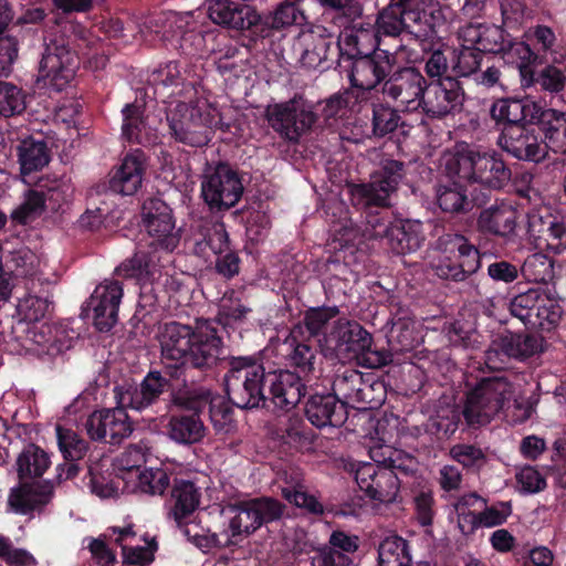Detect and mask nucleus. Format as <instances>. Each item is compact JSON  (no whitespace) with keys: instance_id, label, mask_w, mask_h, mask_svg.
I'll return each mask as SVG.
<instances>
[{"instance_id":"obj_30","label":"nucleus","mask_w":566,"mask_h":566,"mask_svg":"<svg viewBox=\"0 0 566 566\" xmlns=\"http://www.w3.org/2000/svg\"><path fill=\"white\" fill-rule=\"evenodd\" d=\"M305 413L312 424L323 428L338 427L346 420V407L335 396L315 395L306 403Z\"/></svg>"},{"instance_id":"obj_48","label":"nucleus","mask_w":566,"mask_h":566,"mask_svg":"<svg viewBox=\"0 0 566 566\" xmlns=\"http://www.w3.org/2000/svg\"><path fill=\"white\" fill-rule=\"evenodd\" d=\"M371 460L384 467L400 472L402 474H411L417 469V462L413 457L405 454L402 451L392 447L371 449Z\"/></svg>"},{"instance_id":"obj_20","label":"nucleus","mask_w":566,"mask_h":566,"mask_svg":"<svg viewBox=\"0 0 566 566\" xmlns=\"http://www.w3.org/2000/svg\"><path fill=\"white\" fill-rule=\"evenodd\" d=\"M123 294V286L117 281L105 280L95 287L88 306L93 312V323L99 332H108L117 323Z\"/></svg>"},{"instance_id":"obj_46","label":"nucleus","mask_w":566,"mask_h":566,"mask_svg":"<svg viewBox=\"0 0 566 566\" xmlns=\"http://www.w3.org/2000/svg\"><path fill=\"white\" fill-rule=\"evenodd\" d=\"M49 455L39 447L29 444L17 459L21 480L41 476L49 468Z\"/></svg>"},{"instance_id":"obj_9","label":"nucleus","mask_w":566,"mask_h":566,"mask_svg":"<svg viewBox=\"0 0 566 566\" xmlns=\"http://www.w3.org/2000/svg\"><path fill=\"white\" fill-rule=\"evenodd\" d=\"M427 81L415 67L396 71L384 84V96L400 112H415L421 107Z\"/></svg>"},{"instance_id":"obj_47","label":"nucleus","mask_w":566,"mask_h":566,"mask_svg":"<svg viewBox=\"0 0 566 566\" xmlns=\"http://www.w3.org/2000/svg\"><path fill=\"white\" fill-rule=\"evenodd\" d=\"M379 566H410L411 556L407 542L398 536H389L379 545Z\"/></svg>"},{"instance_id":"obj_57","label":"nucleus","mask_w":566,"mask_h":566,"mask_svg":"<svg viewBox=\"0 0 566 566\" xmlns=\"http://www.w3.org/2000/svg\"><path fill=\"white\" fill-rule=\"evenodd\" d=\"M117 271L126 277L139 280L154 279L159 272L153 259L144 252L136 253L132 259L122 263Z\"/></svg>"},{"instance_id":"obj_29","label":"nucleus","mask_w":566,"mask_h":566,"mask_svg":"<svg viewBox=\"0 0 566 566\" xmlns=\"http://www.w3.org/2000/svg\"><path fill=\"white\" fill-rule=\"evenodd\" d=\"M517 212L511 206H494L481 211L478 218L479 230L505 241L516 234Z\"/></svg>"},{"instance_id":"obj_34","label":"nucleus","mask_w":566,"mask_h":566,"mask_svg":"<svg viewBox=\"0 0 566 566\" xmlns=\"http://www.w3.org/2000/svg\"><path fill=\"white\" fill-rule=\"evenodd\" d=\"M198 412L172 415L168 422L169 438L182 444L200 441L205 437L206 429Z\"/></svg>"},{"instance_id":"obj_32","label":"nucleus","mask_w":566,"mask_h":566,"mask_svg":"<svg viewBox=\"0 0 566 566\" xmlns=\"http://www.w3.org/2000/svg\"><path fill=\"white\" fill-rule=\"evenodd\" d=\"M114 534L118 533L115 538L116 543L123 549L124 560L129 564H148L154 559V553L157 549V544L151 539L143 538L144 545H139L136 533L130 526L125 528H114Z\"/></svg>"},{"instance_id":"obj_42","label":"nucleus","mask_w":566,"mask_h":566,"mask_svg":"<svg viewBox=\"0 0 566 566\" xmlns=\"http://www.w3.org/2000/svg\"><path fill=\"white\" fill-rule=\"evenodd\" d=\"M51 191L44 192L41 186L25 191L22 202L11 213L12 219L24 224L41 216L45 210V202L52 197H49Z\"/></svg>"},{"instance_id":"obj_1","label":"nucleus","mask_w":566,"mask_h":566,"mask_svg":"<svg viewBox=\"0 0 566 566\" xmlns=\"http://www.w3.org/2000/svg\"><path fill=\"white\" fill-rule=\"evenodd\" d=\"M156 92L165 96V90L174 87L169 102L167 120L170 134L177 140L200 147L210 139L213 128L229 129L223 114L211 104L192 84H185L181 70L176 62H169L153 73Z\"/></svg>"},{"instance_id":"obj_51","label":"nucleus","mask_w":566,"mask_h":566,"mask_svg":"<svg viewBox=\"0 0 566 566\" xmlns=\"http://www.w3.org/2000/svg\"><path fill=\"white\" fill-rule=\"evenodd\" d=\"M501 346L509 357L527 358L541 350V339L526 334H503L501 335Z\"/></svg>"},{"instance_id":"obj_31","label":"nucleus","mask_w":566,"mask_h":566,"mask_svg":"<svg viewBox=\"0 0 566 566\" xmlns=\"http://www.w3.org/2000/svg\"><path fill=\"white\" fill-rule=\"evenodd\" d=\"M271 401L282 410L295 407L304 395V386L301 378L291 371L274 374L271 380Z\"/></svg>"},{"instance_id":"obj_59","label":"nucleus","mask_w":566,"mask_h":566,"mask_svg":"<svg viewBox=\"0 0 566 566\" xmlns=\"http://www.w3.org/2000/svg\"><path fill=\"white\" fill-rule=\"evenodd\" d=\"M484 501L475 493L463 495L455 503V512L458 515V525L463 534L472 532L480 523V513L467 512V506H482Z\"/></svg>"},{"instance_id":"obj_13","label":"nucleus","mask_w":566,"mask_h":566,"mask_svg":"<svg viewBox=\"0 0 566 566\" xmlns=\"http://www.w3.org/2000/svg\"><path fill=\"white\" fill-rule=\"evenodd\" d=\"M293 51L303 65L316 67L338 52L337 36L323 25H314L298 33Z\"/></svg>"},{"instance_id":"obj_53","label":"nucleus","mask_w":566,"mask_h":566,"mask_svg":"<svg viewBox=\"0 0 566 566\" xmlns=\"http://www.w3.org/2000/svg\"><path fill=\"white\" fill-rule=\"evenodd\" d=\"M405 6L401 3H391L379 12L376 24L377 32L380 35L397 36L406 32Z\"/></svg>"},{"instance_id":"obj_39","label":"nucleus","mask_w":566,"mask_h":566,"mask_svg":"<svg viewBox=\"0 0 566 566\" xmlns=\"http://www.w3.org/2000/svg\"><path fill=\"white\" fill-rule=\"evenodd\" d=\"M283 497L297 507H303L311 513H322V504L307 493L303 480L298 473H284V485L281 486Z\"/></svg>"},{"instance_id":"obj_25","label":"nucleus","mask_w":566,"mask_h":566,"mask_svg":"<svg viewBox=\"0 0 566 566\" xmlns=\"http://www.w3.org/2000/svg\"><path fill=\"white\" fill-rule=\"evenodd\" d=\"M207 10L213 23L234 30L250 29L260 21V15L250 6L231 0H211Z\"/></svg>"},{"instance_id":"obj_63","label":"nucleus","mask_w":566,"mask_h":566,"mask_svg":"<svg viewBox=\"0 0 566 566\" xmlns=\"http://www.w3.org/2000/svg\"><path fill=\"white\" fill-rule=\"evenodd\" d=\"M49 301L46 298L27 294L21 297L17 304V314L21 321L36 323L45 316L49 311Z\"/></svg>"},{"instance_id":"obj_23","label":"nucleus","mask_w":566,"mask_h":566,"mask_svg":"<svg viewBox=\"0 0 566 566\" xmlns=\"http://www.w3.org/2000/svg\"><path fill=\"white\" fill-rule=\"evenodd\" d=\"M500 145L514 157L524 160L539 161L547 154L544 142L522 125H507L500 137Z\"/></svg>"},{"instance_id":"obj_2","label":"nucleus","mask_w":566,"mask_h":566,"mask_svg":"<svg viewBox=\"0 0 566 566\" xmlns=\"http://www.w3.org/2000/svg\"><path fill=\"white\" fill-rule=\"evenodd\" d=\"M159 342L165 359L197 368L213 365L221 350V339L212 323L207 321L197 322L195 328L177 322L167 323Z\"/></svg>"},{"instance_id":"obj_40","label":"nucleus","mask_w":566,"mask_h":566,"mask_svg":"<svg viewBox=\"0 0 566 566\" xmlns=\"http://www.w3.org/2000/svg\"><path fill=\"white\" fill-rule=\"evenodd\" d=\"M49 500V492H42L39 486L25 484L20 488L12 489L8 503L14 512L28 514L45 505Z\"/></svg>"},{"instance_id":"obj_27","label":"nucleus","mask_w":566,"mask_h":566,"mask_svg":"<svg viewBox=\"0 0 566 566\" xmlns=\"http://www.w3.org/2000/svg\"><path fill=\"white\" fill-rule=\"evenodd\" d=\"M358 549V537L340 531L332 533L328 545L317 549L312 557L313 566H350L352 555Z\"/></svg>"},{"instance_id":"obj_44","label":"nucleus","mask_w":566,"mask_h":566,"mask_svg":"<svg viewBox=\"0 0 566 566\" xmlns=\"http://www.w3.org/2000/svg\"><path fill=\"white\" fill-rule=\"evenodd\" d=\"M547 149L566 153V113L548 109L543 125Z\"/></svg>"},{"instance_id":"obj_10","label":"nucleus","mask_w":566,"mask_h":566,"mask_svg":"<svg viewBox=\"0 0 566 566\" xmlns=\"http://www.w3.org/2000/svg\"><path fill=\"white\" fill-rule=\"evenodd\" d=\"M402 164L386 160L381 170L371 177L367 185H355L350 189L352 199L361 207H386L390 195L397 189L402 177Z\"/></svg>"},{"instance_id":"obj_28","label":"nucleus","mask_w":566,"mask_h":566,"mask_svg":"<svg viewBox=\"0 0 566 566\" xmlns=\"http://www.w3.org/2000/svg\"><path fill=\"white\" fill-rule=\"evenodd\" d=\"M373 227L374 231L369 235L375 238L386 235L392 250L397 253H409L416 251L421 245L422 235L419 222L406 221L392 224L389 228L377 222Z\"/></svg>"},{"instance_id":"obj_58","label":"nucleus","mask_w":566,"mask_h":566,"mask_svg":"<svg viewBox=\"0 0 566 566\" xmlns=\"http://www.w3.org/2000/svg\"><path fill=\"white\" fill-rule=\"evenodd\" d=\"M56 437L65 459L76 461L85 455L87 443L74 430L56 426Z\"/></svg>"},{"instance_id":"obj_7","label":"nucleus","mask_w":566,"mask_h":566,"mask_svg":"<svg viewBox=\"0 0 566 566\" xmlns=\"http://www.w3.org/2000/svg\"><path fill=\"white\" fill-rule=\"evenodd\" d=\"M266 119L283 138L296 142L316 122L313 106L302 97H294L266 108Z\"/></svg>"},{"instance_id":"obj_18","label":"nucleus","mask_w":566,"mask_h":566,"mask_svg":"<svg viewBox=\"0 0 566 566\" xmlns=\"http://www.w3.org/2000/svg\"><path fill=\"white\" fill-rule=\"evenodd\" d=\"M143 216L145 228L153 239L151 245L166 251L174 250L179 242L170 208L160 199H149L144 203Z\"/></svg>"},{"instance_id":"obj_22","label":"nucleus","mask_w":566,"mask_h":566,"mask_svg":"<svg viewBox=\"0 0 566 566\" xmlns=\"http://www.w3.org/2000/svg\"><path fill=\"white\" fill-rule=\"evenodd\" d=\"M422 7H409L405 12L406 33L423 41L431 39L446 23V12L439 2L429 0Z\"/></svg>"},{"instance_id":"obj_62","label":"nucleus","mask_w":566,"mask_h":566,"mask_svg":"<svg viewBox=\"0 0 566 566\" xmlns=\"http://www.w3.org/2000/svg\"><path fill=\"white\" fill-rule=\"evenodd\" d=\"M195 528L196 526L186 525L182 532L196 546L203 551L234 545V539H231L226 530L217 534L209 531L199 533Z\"/></svg>"},{"instance_id":"obj_26","label":"nucleus","mask_w":566,"mask_h":566,"mask_svg":"<svg viewBox=\"0 0 566 566\" xmlns=\"http://www.w3.org/2000/svg\"><path fill=\"white\" fill-rule=\"evenodd\" d=\"M146 170L145 155L135 150L127 154L109 179V189L122 196H133L142 187Z\"/></svg>"},{"instance_id":"obj_49","label":"nucleus","mask_w":566,"mask_h":566,"mask_svg":"<svg viewBox=\"0 0 566 566\" xmlns=\"http://www.w3.org/2000/svg\"><path fill=\"white\" fill-rule=\"evenodd\" d=\"M142 113V108L135 104H128L123 108V136L138 144L151 143Z\"/></svg>"},{"instance_id":"obj_17","label":"nucleus","mask_w":566,"mask_h":566,"mask_svg":"<svg viewBox=\"0 0 566 566\" xmlns=\"http://www.w3.org/2000/svg\"><path fill=\"white\" fill-rule=\"evenodd\" d=\"M325 347L339 357H355L368 352L373 344L371 335L356 322L338 319L324 337Z\"/></svg>"},{"instance_id":"obj_6","label":"nucleus","mask_w":566,"mask_h":566,"mask_svg":"<svg viewBox=\"0 0 566 566\" xmlns=\"http://www.w3.org/2000/svg\"><path fill=\"white\" fill-rule=\"evenodd\" d=\"M439 247L444 253L432 265L439 277L462 281L479 269V252L464 237L446 234L439 239Z\"/></svg>"},{"instance_id":"obj_19","label":"nucleus","mask_w":566,"mask_h":566,"mask_svg":"<svg viewBox=\"0 0 566 566\" xmlns=\"http://www.w3.org/2000/svg\"><path fill=\"white\" fill-rule=\"evenodd\" d=\"M175 403L189 411H201L208 403L210 406V420L217 432L228 433L234 429L233 411L221 397H210L206 390H188L179 392Z\"/></svg>"},{"instance_id":"obj_45","label":"nucleus","mask_w":566,"mask_h":566,"mask_svg":"<svg viewBox=\"0 0 566 566\" xmlns=\"http://www.w3.org/2000/svg\"><path fill=\"white\" fill-rule=\"evenodd\" d=\"M535 315L531 319V327L552 331L560 322L563 308L559 302L548 293L541 291Z\"/></svg>"},{"instance_id":"obj_8","label":"nucleus","mask_w":566,"mask_h":566,"mask_svg":"<svg viewBox=\"0 0 566 566\" xmlns=\"http://www.w3.org/2000/svg\"><path fill=\"white\" fill-rule=\"evenodd\" d=\"M201 192L211 208L228 209L239 201L243 186L235 171L226 164H218L206 168Z\"/></svg>"},{"instance_id":"obj_38","label":"nucleus","mask_w":566,"mask_h":566,"mask_svg":"<svg viewBox=\"0 0 566 566\" xmlns=\"http://www.w3.org/2000/svg\"><path fill=\"white\" fill-rule=\"evenodd\" d=\"M174 502L171 515L180 524L199 505L200 493L195 484L187 480H176L171 491Z\"/></svg>"},{"instance_id":"obj_54","label":"nucleus","mask_w":566,"mask_h":566,"mask_svg":"<svg viewBox=\"0 0 566 566\" xmlns=\"http://www.w3.org/2000/svg\"><path fill=\"white\" fill-rule=\"evenodd\" d=\"M191 14L169 12L156 20L154 32L161 35L165 41H172L178 36L184 38L189 28Z\"/></svg>"},{"instance_id":"obj_11","label":"nucleus","mask_w":566,"mask_h":566,"mask_svg":"<svg viewBox=\"0 0 566 566\" xmlns=\"http://www.w3.org/2000/svg\"><path fill=\"white\" fill-rule=\"evenodd\" d=\"M336 10L334 20L338 22L339 27H344V32L337 36L338 51L349 57L376 52L379 34L375 24L370 20H361L363 14L358 18H350L340 9Z\"/></svg>"},{"instance_id":"obj_61","label":"nucleus","mask_w":566,"mask_h":566,"mask_svg":"<svg viewBox=\"0 0 566 566\" xmlns=\"http://www.w3.org/2000/svg\"><path fill=\"white\" fill-rule=\"evenodd\" d=\"M253 509L259 527L279 521L283 514L285 506L279 500L270 496H261L249 500Z\"/></svg>"},{"instance_id":"obj_4","label":"nucleus","mask_w":566,"mask_h":566,"mask_svg":"<svg viewBox=\"0 0 566 566\" xmlns=\"http://www.w3.org/2000/svg\"><path fill=\"white\" fill-rule=\"evenodd\" d=\"M514 385L504 376L482 378L465 394L462 416L469 427L480 428L499 419L514 397Z\"/></svg>"},{"instance_id":"obj_33","label":"nucleus","mask_w":566,"mask_h":566,"mask_svg":"<svg viewBox=\"0 0 566 566\" xmlns=\"http://www.w3.org/2000/svg\"><path fill=\"white\" fill-rule=\"evenodd\" d=\"M224 514L228 518L226 531L234 545L260 528L249 500L229 505Z\"/></svg>"},{"instance_id":"obj_43","label":"nucleus","mask_w":566,"mask_h":566,"mask_svg":"<svg viewBox=\"0 0 566 566\" xmlns=\"http://www.w3.org/2000/svg\"><path fill=\"white\" fill-rule=\"evenodd\" d=\"M301 335L302 327H294L284 345L287 347V357L291 364L298 368L301 373L306 374L313 369L315 353L308 344L300 340Z\"/></svg>"},{"instance_id":"obj_12","label":"nucleus","mask_w":566,"mask_h":566,"mask_svg":"<svg viewBox=\"0 0 566 566\" xmlns=\"http://www.w3.org/2000/svg\"><path fill=\"white\" fill-rule=\"evenodd\" d=\"M355 479L359 489L373 501L389 504L398 499V473L380 463H363L357 468Z\"/></svg>"},{"instance_id":"obj_52","label":"nucleus","mask_w":566,"mask_h":566,"mask_svg":"<svg viewBox=\"0 0 566 566\" xmlns=\"http://www.w3.org/2000/svg\"><path fill=\"white\" fill-rule=\"evenodd\" d=\"M460 181H452L441 185L437 189V201L439 207L446 212H461L468 210L470 201L467 190L460 185Z\"/></svg>"},{"instance_id":"obj_41","label":"nucleus","mask_w":566,"mask_h":566,"mask_svg":"<svg viewBox=\"0 0 566 566\" xmlns=\"http://www.w3.org/2000/svg\"><path fill=\"white\" fill-rule=\"evenodd\" d=\"M18 156L23 176L42 169L50 161L45 143L32 138L21 142L18 148Z\"/></svg>"},{"instance_id":"obj_15","label":"nucleus","mask_w":566,"mask_h":566,"mask_svg":"<svg viewBox=\"0 0 566 566\" xmlns=\"http://www.w3.org/2000/svg\"><path fill=\"white\" fill-rule=\"evenodd\" d=\"M400 46L395 52L379 50L373 54L354 56L349 78L354 86L361 90L376 87L392 70L396 56L401 54Z\"/></svg>"},{"instance_id":"obj_60","label":"nucleus","mask_w":566,"mask_h":566,"mask_svg":"<svg viewBox=\"0 0 566 566\" xmlns=\"http://www.w3.org/2000/svg\"><path fill=\"white\" fill-rule=\"evenodd\" d=\"M541 290L531 289L512 298L510 302V312L513 316L521 319L525 325L531 326V319L535 315Z\"/></svg>"},{"instance_id":"obj_24","label":"nucleus","mask_w":566,"mask_h":566,"mask_svg":"<svg viewBox=\"0 0 566 566\" xmlns=\"http://www.w3.org/2000/svg\"><path fill=\"white\" fill-rule=\"evenodd\" d=\"M167 386L168 381L160 373L151 371L144 378L139 387H116L115 398L118 405L140 411L155 403Z\"/></svg>"},{"instance_id":"obj_3","label":"nucleus","mask_w":566,"mask_h":566,"mask_svg":"<svg viewBox=\"0 0 566 566\" xmlns=\"http://www.w3.org/2000/svg\"><path fill=\"white\" fill-rule=\"evenodd\" d=\"M450 178L478 184L489 189H501L511 179V171L495 151L460 147L444 158Z\"/></svg>"},{"instance_id":"obj_56","label":"nucleus","mask_w":566,"mask_h":566,"mask_svg":"<svg viewBox=\"0 0 566 566\" xmlns=\"http://www.w3.org/2000/svg\"><path fill=\"white\" fill-rule=\"evenodd\" d=\"M522 273L528 281L546 283L554 276V262L543 253H534L524 261Z\"/></svg>"},{"instance_id":"obj_64","label":"nucleus","mask_w":566,"mask_h":566,"mask_svg":"<svg viewBox=\"0 0 566 566\" xmlns=\"http://www.w3.org/2000/svg\"><path fill=\"white\" fill-rule=\"evenodd\" d=\"M169 485V476L164 469H148L138 474L136 490L149 495H161Z\"/></svg>"},{"instance_id":"obj_50","label":"nucleus","mask_w":566,"mask_h":566,"mask_svg":"<svg viewBox=\"0 0 566 566\" xmlns=\"http://www.w3.org/2000/svg\"><path fill=\"white\" fill-rule=\"evenodd\" d=\"M251 311V307L242 301L239 293L228 291L219 301L218 319L224 325L237 324L243 322Z\"/></svg>"},{"instance_id":"obj_16","label":"nucleus","mask_w":566,"mask_h":566,"mask_svg":"<svg viewBox=\"0 0 566 566\" xmlns=\"http://www.w3.org/2000/svg\"><path fill=\"white\" fill-rule=\"evenodd\" d=\"M125 408L119 405L116 408L101 409L91 413L85 422V429L91 439L119 443L128 438L134 431V426Z\"/></svg>"},{"instance_id":"obj_21","label":"nucleus","mask_w":566,"mask_h":566,"mask_svg":"<svg viewBox=\"0 0 566 566\" xmlns=\"http://www.w3.org/2000/svg\"><path fill=\"white\" fill-rule=\"evenodd\" d=\"M76 55L66 45L51 42L40 62V75L56 91L63 90L74 77Z\"/></svg>"},{"instance_id":"obj_55","label":"nucleus","mask_w":566,"mask_h":566,"mask_svg":"<svg viewBox=\"0 0 566 566\" xmlns=\"http://www.w3.org/2000/svg\"><path fill=\"white\" fill-rule=\"evenodd\" d=\"M303 0H285L275 9L270 25L281 29L291 25H302L306 21Z\"/></svg>"},{"instance_id":"obj_5","label":"nucleus","mask_w":566,"mask_h":566,"mask_svg":"<svg viewBox=\"0 0 566 566\" xmlns=\"http://www.w3.org/2000/svg\"><path fill=\"white\" fill-rule=\"evenodd\" d=\"M265 370L262 364L250 357H235L230 363L226 377L230 401L239 408H256L265 401L263 381Z\"/></svg>"},{"instance_id":"obj_36","label":"nucleus","mask_w":566,"mask_h":566,"mask_svg":"<svg viewBox=\"0 0 566 566\" xmlns=\"http://www.w3.org/2000/svg\"><path fill=\"white\" fill-rule=\"evenodd\" d=\"M367 430L365 443L371 457V449L374 448L392 447L391 444L399 436V418L390 415L379 419H370Z\"/></svg>"},{"instance_id":"obj_14","label":"nucleus","mask_w":566,"mask_h":566,"mask_svg":"<svg viewBox=\"0 0 566 566\" xmlns=\"http://www.w3.org/2000/svg\"><path fill=\"white\" fill-rule=\"evenodd\" d=\"M464 102L463 90L455 78L444 77L426 84L421 109L431 118H441L461 111Z\"/></svg>"},{"instance_id":"obj_37","label":"nucleus","mask_w":566,"mask_h":566,"mask_svg":"<svg viewBox=\"0 0 566 566\" xmlns=\"http://www.w3.org/2000/svg\"><path fill=\"white\" fill-rule=\"evenodd\" d=\"M201 239L195 243L193 251L199 256L209 260L212 255L223 254L229 250L228 234L221 222H206Z\"/></svg>"},{"instance_id":"obj_35","label":"nucleus","mask_w":566,"mask_h":566,"mask_svg":"<svg viewBox=\"0 0 566 566\" xmlns=\"http://www.w3.org/2000/svg\"><path fill=\"white\" fill-rule=\"evenodd\" d=\"M389 342L399 346L401 350H408L416 346L420 339L418 325L415 317L407 310H398L388 322Z\"/></svg>"}]
</instances>
